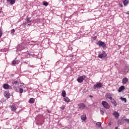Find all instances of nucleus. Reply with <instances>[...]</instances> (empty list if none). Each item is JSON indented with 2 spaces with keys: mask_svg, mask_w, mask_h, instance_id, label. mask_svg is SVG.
Returning <instances> with one entry per match:
<instances>
[{
  "mask_svg": "<svg viewBox=\"0 0 129 129\" xmlns=\"http://www.w3.org/2000/svg\"><path fill=\"white\" fill-rule=\"evenodd\" d=\"M102 105H103V107L106 109H109V108H110V105L105 101H102Z\"/></svg>",
  "mask_w": 129,
  "mask_h": 129,
  "instance_id": "nucleus-1",
  "label": "nucleus"
},
{
  "mask_svg": "<svg viewBox=\"0 0 129 129\" xmlns=\"http://www.w3.org/2000/svg\"><path fill=\"white\" fill-rule=\"evenodd\" d=\"M30 20H31V18L27 17L25 20V22L23 23L24 26L30 27V26H31V24H30V23H31V21Z\"/></svg>",
  "mask_w": 129,
  "mask_h": 129,
  "instance_id": "nucleus-2",
  "label": "nucleus"
},
{
  "mask_svg": "<svg viewBox=\"0 0 129 129\" xmlns=\"http://www.w3.org/2000/svg\"><path fill=\"white\" fill-rule=\"evenodd\" d=\"M97 45L99 46V47H102V48H106V44H105V43L103 41H99Z\"/></svg>",
  "mask_w": 129,
  "mask_h": 129,
  "instance_id": "nucleus-3",
  "label": "nucleus"
},
{
  "mask_svg": "<svg viewBox=\"0 0 129 129\" xmlns=\"http://www.w3.org/2000/svg\"><path fill=\"white\" fill-rule=\"evenodd\" d=\"M85 77H86V76H83L79 77L77 79L78 82H79V83H82V82H83V80H84V79H85Z\"/></svg>",
  "mask_w": 129,
  "mask_h": 129,
  "instance_id": "nucleus-4",
  "label": "nucleus"
},
{
  "mask_svg": "<svg viewBox=\"0 0 129 129\" xmlns=\"http://www.w3.org/2000/svg\"><path fill=\"white\" fill-rule=\"evenodd\" d=\"M103 86V85L101 83H98L96 85H94V89H96V88H101Z\"/></svg>",
  "mask_w": 129,
  "mask_h": 129,
  "instance_id": "nucleus-5",
  "label": "nucleus"
},
{
  "mask_svg": "<svg viewBox=\"0 0 129 129\" xmlns=\"http://www.w3.org/2000/svg\"><path fill=\"white\" fill-rule=\"evenodd\" d=\"M78 106L79 107V109L81 110H83L84 108H85V107L86 106L85 104L83 103H81L78 105Z\"/></svg>",
  "mask_w": 129,
  "mask_h": 129,
  "instance_id": "nucleus-6",
  "label": "nucleus"
},
{
  "mask_svg": "<svg viewBox=\"0 0 129 129\" xmlns=\"http://www.w3.org/2000/svg\"><path fill=\"white\" fill-rule=\"evenodd\" d=\"M106 56H107V54H106V53H105V51H103L102 53H101L98 55V57L100 58H105V57H106Z\"/></svg>",
  "mask_w": 129,
  "mask_h": 129,
  "instance_id": "nucleus-7",
  "label": "nucleus"
},
{
  "mask_svg": "<svg viewBox=\"0 0 129 129\" xmlns=\"http://www.w3.org/2000/svg\"><path fill=\"white\" fill-rule=\"evenodd\" d=\"M4 96L6 97L8 99L11 97V94H10V92L9 91H6L4 92Z\"/></svg>",
  "mask_w": 129,
  "mask_h": 129,
  "instance_id": "nucleus-8",
  "label": "nucleus"
},
{
  "mask_svg": "<svg viewBox=\"0 0 129 129\" xmlns=\"http://www.w3.org/2000/svg\"><path fill=\"white\" fill-rule=\"evenodd\" d=\"M106 98L110 99V100H112V97L110 93H107L105 95Z\"/></svg>",
  "mask_w": 129,
  "mask_h": 129,
  "instance_id": "nucleus-9",
  "label": "nucleus"
},
{
  "mask_svg": "<svg viewBox=\"0 0 129 129\" xmlns=\"http://www.w3.org/2000/svg\"><path fill=\"white\" fill-rule=\"evenodd\" d=\"M113 115L115 117V118H118L119 117V113L115 111L113 112Z\"/></svg>",
  "mask_w": 129,
  "mask_h": 129,
  "instance_id": "nucleus-10",
  "label": "nucleus"
},
{
  "mask_svg": "<svg viewBox=\"0 0 129 129\" xmlns=\"http://www.w3.org/2000/svg\"><path fill=\"white\" fill-rule=\"evenodd\" d=\"M127 81H128V79H127V78H123L122 80V83L123 84H126V83L127 82Z\"/></svg>",
  "mask_w": 129,
  "mask_h": 129,
  "instance_id": "nucleus-11",
  "label": "nucleus"
},
{
  "mask_svg": "<svg viewBox=\"0 0 129 129\" xmlns=\"http://www.w3.org/2000/svg\"><path fill=\"white\" fill-rule=\"evenodd\" d=\"M11 110L15 112L17 110V107L14 105H12L11 107Z\"/></svg>",
  "mask_w": 129,
  "mask_h": 129,
  "instance_id": "nucleus-12",
  "label": "nucleus"
},
{
  "mask_svg": "<svg viewBox=\"0 0 129 129\" xmlns=\"http://www.w3.org/2000/svg\"><path fill=\"white\" fill-rule=\"evenodd\" d=\"M81 119L82 120H84V121H85L86 120L87 118H86V114H83L82 116H81Z\"/></svg>",
  "mask_w": 129,
  "mask_h": 129,
  "instance_id": "nucleus-13",
  "label": "nucleus"
},
{
  "mask_svg": "<svg viewBox=\"0 0 129 129\" xmlns=\"http://www.w3.org/2000/svg\"><path fill=\"white\" fill-rule=\"evenodd\" d=\"M124 90V86H121L118 90V92H121V91H122V90Z\"/></svg>",
  "mask_w": 129,
  "mask_h": 129,
  "instance_id": "nucleus-14",
  "label": "nucleus"
},
{
  "mask_svg": "<svg viewBox=\"0 0 129 129\" xmlns=\"http://www.w3.org/2000/svg\"><path fill=\"white\" fill-rule=\"evenodd\" d=\"M111 100V102L113 104L114 106H116V105H117V103H116L115 100L112 99Z\"/></svg>",
  "mask_w": 129,
  "mask_h": 129,
  "instance_id": "nucleus-15",
  "label": "nucleus"
},
{
  "mask_svg": "<svg viewBox=\"0 0 129 129\" xmlns=\"http://www.w3.org/2000/svg\"><path fill=\"white\" fill-rule=\"evenodd\" d=\"M3 88L4 89H9V88H10V85L8 84H5L3 85Z\"/></svg>",
  "mask_w": 129,
  "mask_h": 129,
  "instance_id": "nucleus-16",
  "label": "nucleus"
},
{
  "mask_svg": "<svg viewBox=\"0 0 129 129\" xmlns=\"http://www.w3.org/2000/svg\"><path fill=\"white\" fill-rule=\"evenodd\" d=\"M10 5H14L16 3V0H7Z\"/></svg>",
  "mask_w": 129,
  "mask_h": 129,
  "instance_id": "nucleus-17",
  "label": "nucleus"
},
{
  "mask_svg": "<svg viewBox=\"0 0 129 129\" xmlns=\"http://www.w3.org/2000/svg\"><path fill=\"white\" fill-rule=\"evenodd\" d=\"M18 48H19L20 51H22V50H24L25 49V47L23 46V44H20L18 46Z\"/></svg>",
  "mask_w": 129,
  "mask_h": 129,
  "instance_id": "nucleus-18",
  "label": "nucleus"
},
{
  "mask_svg": "<svg viewBox=\"0 0 129 129\" xmlns=\"http://www.w3.org/2000/svg\"><path fill=\"white\" fill-rule=\"evenodd\" d=\"M64 101H65V102H70V99H69V98H68V97H65L64 98Z\"/></svg>",
  "mask_w": 129,
  "mask_h": 129,
  "instance_id": "nucleus-19",
  "label": "nucleus"
},
{
  "mask_svg": "<svg viewBox=\"0 0 129 129\" xmlns=\"http://www.w3.org/2000/svg\"><path fill=\"white\" fill-rule=\"evenodd\" d=\"M28 102L29 103H34V102H35V99L31 98L29 100Z\"/></svg>",
  "mask_w": 129,
  "mask_h": 129,
  "instance_id": "nucleus-20",
  "label": "nucleus"
},
{
  "mask_svg": "<svg viewBox=\"0 0 129 129\" xmlns=\"http://www.w3.org/2000/svg\"><path fill=\"white\" fill-rule=\"evenodd\" d=\"M123 4L125 7H126V5H128V1L127 0H123Z\"/></svg>",
  "mask_w": 129,
  "mask_h": 129,
  "instance_id": "nucleus-21",
  "label": "nucleus"
},
{
  "mask_svg": "<svg viewBox=\"0 0 129 129\" xmlns=\"http://www.w3.org/2000/svg\"><path fill=\"white\" fill-rule=\"evenodd\" d=\"M61 96L62 97H66V91L65 90L62 91Z\"/></svg>",
  "mask_w": 129,
  "mask_h": 129,
  "instance_id": "nucleus-22",
  "label": "nucleus"
},
{
  "mask_svg": "<svg viewBox=\"0 0 129 129\" xmlns=\"http://www.w3.org/2000/svg\"><path fill=\"white\" fill-rule=\"evenodd\" d=\"M120 99H121V100H122V101H124L125 103H126V98L121 97L120 98Z\"/></svg>",
  "mask_w": 129,
  "mask_h": 129,
  "instance_id": "nucleus-23",
  "label": "nucleus"
},
{
  "mask_svg": "<svg viewBox=\"0 0 129 129\" xmlns=\"http://www.w3.org/2000/svg\"><path fill=\"white\" fill-rule=\"evenodd\" d=\"M96 125L98 127H101V122H97L96 124Z\"/></svg>",
  "mask_w": 129,
  "mask_h": 129,
  "instance_id": "nucleus-24",
  "label": "nucleus"
},
{
  "mask_svg": "<svg viewBox=\"0 0 129 129\" xmlns=\"http://www.w3.org/2000/svg\"><path fill=\"white\" fill-rule=\"evenodd\" d=\"M18 64V62L16 60H13L12 62V65L13 66H16Z\"/></svg>",
  "mask_w": 129,
  "mask_h": 129,
  "instance_id": "nucleus-25",
  "label": "nucleus"
},
{
  "mask_svg": "<svg viewBox=\"0 0 129 129\" xmlns=\"http://www.w3.org/2000/svg\"><path fill=\"white\" fill-rule=\"evenodd\" d=\"M15 29H13L11 30V35H12L13 36H14V34H15Z\"/></svg>",
  "mask_w": 129,
  "mask_h": 129,
  "instance_id": "nucleus-26",
  "label": "nucleus"
},
{
  "mask_svg": "<svg viewBox=\"0 0 129 129\" xmlns=\"http://www.w3.org/2000/svg\"><path fill=\"white\" fill-rule=\"evenodd\" d=\"M19 92H20V93H22L23 92H24V89H23V88H21L19 89Z\"/></svg>",
  "mask_w": 129,
  "mask_h": 129,
  "instance_id": "nucleus-27",
  "label": "nucleus"
},
{
  "mask_svg": "<svg viewBox=\"0 0 129 129\" xmlns=\"http://www.w3.org/2000/svg\"><path fill=\"white\" fill-rule=\"evenodd\" d=\"M43 6L47 7V6H48V5H49V3H48V2H44V3H43Z\"/></svg>",
  "mask_w": 129,
  "mask_h": 129,
  "instance_id": "nucleus-28",
  "label": "nucleus"
},
{
  "mask_svg": "<svg viewBox=\"0 0 129 129\" xmlns=\"http://www.w3.org/2000/svg\"><path fill=\"white\" fill-rule=\"evenodd\" d=\"M123 121H126V122H127L128 123H129V119L127 118H125V119H123Z\"/></svg>",
  "mask_w": 129,
  "mask_h": 129,
  "instance_id": "nucleus-29",
  "label": "nucleus"
},
{
  "mask_svg": "<svg viewBox=\"0 0 129 129\" xmlns=\"http://www.w3.org/2000/svg\"><path fill=\"white\" fill-rule=\"evenodd\" d=\"M100 113H101V114L103 115V114H104V111H103V110H100Z\"/></svg>",
  "mask_w": 129,
  "mask_h": 129,
  "instance_id": "nucleus-30",
  "label": "nucleus"
},
{
  "mask_svg": "<svg viewBox=\"0 0 129 129\" xmlns=\"http://www.w3.org/2000/svg\"><path fill=\"white\" fill-rule=\"evenodd\" d=\"M3 36V32L2 30H0V38Z\"/></svg>",
  "mask_w": 129,
  "mask_h": 129,
  "instance_id": "nucleus-31",
  "label": "nucleus"
},
{
  "mask_svg": "<svg viewBox=\"0 0 129 129\" xmlns=\"http://www.w3.org/2000/svg\"><path fill=\"white\" fill-rule=\"evenodd\" d=\"M60 109H62V110H64L65 109V107L62 106L60 107Z\"/></svg>",
  "mask_w": 129,
  "mask_h": 129,
  "instance_id": "nucleus-32",
  "label": "nucleus"
},
{
  "mask_svg": "<svg viewBox=\"0 0 129 129\" xmlns=\"http://www.w3.org/2000/svg\"><path fill=\"white\" fill-rule=\"evenodd\" d=\"M37 41H30V43H33V44H36Z\"/></svg>",
  "mask_w": 129,
  "mask_h": 129,
  "instance_id": "nucleus-33",
  "label": "nucleus"
},
{
  "mask_svg": "<svg viewBox=\"0 0 129 129\" xmlns=\"http://www.w3.org/2000/svg\"><path fill=\"white\" fill-rule=\"evenodd\" d=\"M47 112L48 113H51V111H50V110H47Z\"/></svg>",
  "mask_w": 129,
  "mask_h": 129,
  "instance_id": "nucleus-34",
  "label": "nucleus"
},
{
  "mask_svg": "<svg viewBox=\"0 0 129 129\" xmlns=\"http://www.w3.org/2000/svg\"><path fill=\"white\" fill-rule=\"evenodd\" d=\"M17 83H18V81H15L14 82V84H17Z\"/></svg>",
  "mask_w": 129,
  "mask_h": 129,
  "instance_id": "nucleus-35",
  "label": "nucleus"
},
{
  "mask_svg": "<svg viewBox=\"0 0 129 129\" xmlns=\"http://www.w3.org/2000/svg\"><path fill=\"white\" fill-rule=\"evenodd\" d=\"M89 97L92 98V97H93V96L92 95H89Z\"/></svg>",
  "mask_w": 129,
  "mask_h": 129,
  "instance_id": "nucleus-36",
  "label": "nucleus"
},
{
  "mask_svg": "<svg viewBox=\"0 0 129 129\" xmlns=\"http://www.w3.org/2000/svg\"><path fill=\"white\" fill-rule=\"evenodd\" d=\"M126 14L127 15H129V11H127V12L126 13Z\"/></svg>",
  "mask_w": 129,
  "mask_h": 129,
  "instance_id": "nucleus-37",
  "label": "nucleus"
},
{
  "mask_svg": "<svg viewBox=\"0 0 129 129\" xmlns=\"http://www.w3.org/2000/svg\"><path fill=\"white\" fill-rule=\"evenodd\" d=\"M114 129H118V127L116 126Z\"/></svg>",
  "mask_w": 129,
  "mask_h": 129,
  "instance_id": "nucleus-38",
  "label": "nucleus"
},
{
  "mask_svg": "<svg viewBox=\"0 0 129 129\" xmlns=\"http://www.w3.org/2000/svg\"><path fill=\"white\" fill-rule=\"evenodd\" d=\"M120 7H121L122 8V5H120Z\"/></svg>",
  "mask_w": 129,
  "mask_h": 129,
  "instance_id": "nucleus-39",
  "label": "nucleus"
},
{
  "mask_svg": "<svg viewBox=\"0 0 129 129\" xmlns=\"http://www.w3.org/2000/svg\"><path fill=\"white\" fill-rule=\"evenodd\" d=\"M72 57H73V55H72Z\"/></svg>",
  "mask_w": 129,
  "mask_h": 129,
  "instance_id": "nucleus-40",
  "label": "nucleus"
}]
</instances>
